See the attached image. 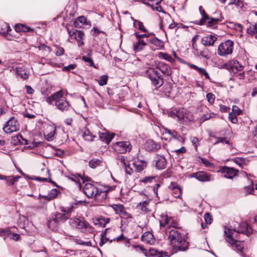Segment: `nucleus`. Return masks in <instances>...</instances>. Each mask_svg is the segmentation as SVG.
Instances as JSON below:
<instances>
[{
    "instance_id": "f257e3e1",
    "label": "nucleus",
    "mask_w": 257,
    "mask_h": 257,
    "mask_svg": "<svg viewBox=\"0 0 257 257\" xmlns=\"http://www.w3.org/2000/svg\"><path fill=\"white\" fill-rule=\"evenodd\" d=\"M253 232V229L246 222L239 223L235 222L233 226L225 228L224 231L226 241L230 244L232 248L239 252L242 255L244 246L243 243L238 240V234L240 233L249 235Z\"/></svg>"
},
{
    "instance_id": "f03ea898",
    "label": "nucleus",
    "mask_w": 257,
    "mask_h": 257,
    "mask_svg": "<svg viewBox=\"0 0 257 257\" xmlns=\"http://www.w3.org/2000/svg\"><path fill=\"white\" fill-rule=\"evenodd\" d=\"M169 239L172 246L175 249L185 251L188 248V243L183 230L177 226L168 231Z\"/></svg>"
},
{
    "instance_id": "7ed1b4c3",
    "label": "nucleus",
    "mask_w": 257,
    "mask_h": 257,
    "mask_svg": "<svg viewBox=\"0 0 257 257\" xmlns=\"http://www.w3.org/2000/svg\"><path fill=\"white\" fill-rule=\"evenodd\" d=\"M118 163L124 167L126 173L129 175H132L133 174L134 170L137 172H140L147 166V163L146 162L137 159L135 160L133 162V169L130 167V165L126 160L124 156L122 155L118 157Z\"/></svg>"
},
{
    "instance_id": "20e7f679",
    "label": "nucleus",
    "mask_w": 257,
    "mask_h": 257,
    "mask_svg": "<svg viewBox=\"0 0 257 257\" xmlns=\"http://www.w3.org/2000/svg\"><path fill=\"white\" fill-rule=\"evenodd\" d=\"M83 192L88 198H93L97 202L106 197V191L99 190L94 185L87 183L83 188Z\"/></svg>"
},
{
    "instance_id": "39448f33",
    "label": "nucleus",
    "mask_w": 257,
    "mask_h": 257,
    "mask_svg": "<svg viewBox=\"0 0 257 257\" xmlns=\"http://www.w3.org/2000/svg\"><path fill=\"white\" fill-rule=\"evenodd\" d=\"M200 13L202 16V18L198 23L200 25H203L206 21V25L208 27L214 28L216 27V25L218 22L222 21V17L219 11H216L214 13V15H218L217 17L209 16L206 14L204 10L201 11Z\"/></svg>"
},
{
    "instance_id": "423d86ee",
    "label": "nucleus",
    "mask_w": 257,
    "mask_h": 257,
    "mask_svg": "<svg viewBox=\"0 0 257 257\" xmlns=\"http://www.w3.org/2000/svg\"><path fill=\"white\" fill-rule=\"evenodd\" d=\"M173 118L177 120L183 124H187L188 122L193 121V117L191 112L184 109L174 110L169 114Z\"/></svg>"
},
{
    "instance_id": "0eeeda50",
    "label": "nucleus",
    "mask_w": 257,
    "mask_h": 257,
    "mask_svg": "<svg viewBox=\"0 0 257 257\" xmlns=\"http://www.w3.org/2000/svg\"><path fill=\"white\" fill-rule=\"evenodd\" d=\"M146 74L152 84L157 88L163 85V77L155 68L148 67L146 70Z\"/></svg>"
},
{
    "instance_id": "6e6552de",
    "label": "nucleus",
    "mask_w": 257,
    "mask_h": 257,
    "mask_svg": "<svg viewBox=\"0 0 257 257\" xmlns=\"http://www.w3.org/2000/svg\"><path fill=\"white\" fill-rule=\"evenodd\" d=\"M70 224L74 227L77 228L84 233H91L93 228L89 224L80 218H74L70 220Z\"/></svg>"
},
{
    "instance_id": "1a4fd4ad",
    "label": "nucleus",
    "mask_w": 257,
    "mask_h": 257,
    "mask_svg": "<svg viewBox=\"0 0 257 257\" xmlns=\"http://www.w3.org/2000/svg\"><path fill=\"white\" fill-rule=\"evenodd\" d=\"M233 42L229 40L221 43L218 47V54L220 56L225 57L231 54L233 49Z\"/></svg>"
},
{
    "instance_id": "9d476101",
    "label": "nucleus",
    "mask_w": 257,
    "mask_h": 257,
    "mask_svg": "<svg viewBox=\"0 0 257 257\" xmlns=\"http://www.w3.org/2000/svg\"><path fill=\"white\" fill-rule=\"evenodd\" d=\"M160 225L161 229H165L167 232L172 228L176 227L177 223L174 220L172 217H169L166 215H162L160 219Z\"/></svg>"
},
{
    "instance_id": "9b49d317",
    "label": "nucleus",
    "mask_w": 257,
    "mask_h": 257,
    "mask_svg": "<svg viewBox=\"0 0 257 257\" xmlns=\"http://www.w3.org/2000/svg\"><path fill=\"white\" fill-rule=\"evenodd\" d=\"M70 215H66L64 213H56L54 214L52 219H50L48 222V226L49 228L56 226L60 221H65L70 218Z\"/></svg>"
},
{
    "instance_id": "f8f14e48",
    "label": "nucleus",
    "mask_w": 257,
    "mask_h": 257,
    "mask_svg": "<svg viewBox=\"0 0 257 257\" xmlns=\"http://www.w3.org/2000/svg\"><path fill=\"white\" fill-rule=\"evenodd\" d=\"M19 126L18 121L15 118L11 117L6 122L5 126L3 127V130L6 133L9 134L18 131Z\"/></svg>"
},
{
    "instance_id": "ddd939ff",
    "label": "nucleus",
    "mask_w": 257,
    "mask_h": 257,
    "mask_svg": "<svg viewBox=\"0 0 257 257\" xmlns=\"http://www.w3.org/2000/svg\"><path fill=\"white\" fill-rule=\"evenodd\" d=\"M60 97L57 98L55 103V106L59 110L61 111H67L69 110L70 104L67 99L64 97L63 91L61 90L60 94Z\"/></svg>"
},
{
    "instance_id": "4468645a",
    "label": "nucleus",
    "mask_w": 257,
    "mask_h": 257,
    "mask_svg": "<svg viewBox=\"0 0 257 257\" xmlns=\"http://www.w3.org/2000/svg\"><path fill=\"white\" fill-rule=\"evenodd\" d=\"M114 149L119 153L129 152L132 150V145L130 142H118L113 145Z\"/></svg>"
},
{
    "instance_id": "2eb2a0df",
    "label": "nucleus",
    "mask_w": 257,
    "mask_h": 257,
    "mask_svg": "<svg viewBox=\"0 0 257 257\" xmlns=\"http://www.w3.org/2000/svg\"><path fill=\"white\" fill-rule=\"evenodd\" d=\"M220 170L222 176L228 179H232L238 172V170L228 167H223Z\"/></svg>"
},
{
    "instance_id": "dca6fc26",
    "label": "nucleus",
    "mask_w": 257,
    "mask_h": 257,
    "mask_svg": "<svg viewBox=\"0 0 257 257\" xmlns=\"http://www.w3.org/2000/svg\"><path fill=\"white\" fill-rule=\"evenodd\" d=\"M155 68L160 70L166 76H170L172 74V70L170 66L162 62H159L156 63Z\"/></svg>"
},
{
    "instance_id": "f3484780",
    "label": "nucleus",
    "mask_w": 257,
    "mask_h": 257,
    "mask_svg": "<svg viewBox=\"0 0 257 257\" xmlns=\"http://www.w3.org/2000/svg\"><path fill=\"white\" fill-rule=\"evenodd\" d=\"M190 177L194 178L200 182H207L211 180V176L206 172L199 171L190 175Z\"/></svg>"
},
{
    "instance_id": "a211bd4d",
    "label": "nucleus",
    "mask_w": 257,
    "mask_h": 257,
    "mask_svg": "<svg viewBox=\"0 0 257 257\" xmlns=\"http://www.w3.org/2000/svg\"><path fill=\"white\" fill-rule=\"evenodd\" d=\"M154 164L157 169H164L167 165V161L164 156L157 155L154 158Z\"/></svg>"
},
{
    "instance_id": "6ab92c4d",
    "label": "nucleus",
    "mask_w": 257,
    "mask_h": 257,
    "mask_svg": "<svg viewBox=\"0 0 257 257\" xmlns=\"http://www.w3.org/2000/svg\"><path fill=\"white\" fill-rule=\"evenodd\" d=\"M16 73L21 78L26 80L29 78L30 72L29 69L26 67L19 66L16 68Z\"/></svg>"
},
{
    "instance_id": "aec40b11",
    "label": "nucleus",
    "mask_w": 257,
    "mask_h": 257,
    "mask_svg": "<svg viewBox=\"0 0 257 257\" xmlns=\"http://www.w3.org/2000/svg\"><path fill=\"white\" fill-rule=\"evenodd\" d=\"M143 199H144V200L140 202L137 205V207L138 209L141 210L142 212H148L150 211L149 208V203L151 201V199L145 195H144Z\"/></svg>"
},
{
    "instance_id": "412c9836",
    "label": "nucleus",
    "mask_w": 257,
    "mask_h": 257,
    "mask_svg": "<svg viewBox=\"0 0 257 257\" xmlns=\"http://www.w3.org/2000/svg\"><path fill=\"white\" fill-rule=\"evenodd\" d=\"M55 131L56 128L54 126L52 125H47V128L44 132L45 139L48 141L53 140Z\"/></svg>"
},
{
    "instance_id": "4be33fe9",
    "label": "nucleus",
    "mask_w": 257,
    "mask_h": 257,
    "mask_svg": "<svg viewBox=\"0 0 257 257\" xmlns=\"http://www.w3.org/2000/svg\"><path fill=\"white\" fill-rule=\"evenodd\" d=\"M217 38L213 35H208L203 37L201 39V43L205 46H212Z\"/></svg>"
},
{
    "instance_id": "5701e85b",
    "label": "nucleus",
    "mask_w": 257,
    "mask_h": 257,
    "mask_svg": "<svg viewBox=\"0 0 257 257\" xmlns=\"http://www.w3.org/2000/svg\"><path fill=\"white\" fill-rule=\"evenodd\" d=\"M184 63L186 64L189 68L196 70L200 74L204 75L206 79H210L209 75L204 68L198 67L194 64H192L187 62H184Z\"/></svg>"
},
{
    "instance_id": "b1692460",
    "label": "nucleus",
    "mask_w": 257,
    "mask_h": 257,
    "mask_svg": "<svg viewBox=\"0 0 257 257\" xmlns=\"http://www.w3.org/2000/svg\"><path fill=\"white\" fill-rule=\"evenodd\" d=\"M73 24L76 28H81L83 25H90V22L85 17L80 16L74 20Z\"/></svg>"
},
{
    "instance_id": "393cba45",
    "label": "nucleus",
    "mask_w": 257,
    "mask_h": 257,
    "mask_svg": "<svg viewBox=\"0 0 257 257\" xmlns=\"http://www.w3.org/2000/svg\"><path fill=\"white\" fill-rule=\"evenodd\" d=\"M142 240L150 244H153L155 242V238L153 234L150 231L145 232L141 237Z\"/></svg>"
},
{
    "instance_id": "a878e982",
    "label": "nucleus",
    "mask_w": 257,
    "mask_h": 257,
    "mask_svg": "<svg viewBox=\"0 0 257 257\" xmlns=\"http://www.w3.org/2000/svg\"><path fill=\"white\" fill-rule=\"evenodd\" d=\"M99 136L100 139L106 143V144H109L110 141L112 140V139L114 137V134H109L107 132L105 133H99Z\"/></svg>"
},
{
    "instance_id": "bb28decb",
    "label": "nucleus",
    "mask_w": 257,
    "mask_h": 257,
    "mask_svg": "<svg viewBox=\"0 0 257 257\" xmlns=\"http://www.w3.org/2000/svg\"><path fill=\"white\" fill-rule=\"evenodd\" d=\"M41 172L44 176H38L35 177L34 180L42 182L48 181V178L50 179L49 170L47 168H43L41 169Z\"/></svg>"
},
{
    "instance_id": "cd10ccee",
    "label": "nucleus",
    "mask_w": 257,
    "mask_h": 257,
    "mask_svg": "<svg viewBox=\"0 0 257 257\" xmlns=\"http://www.w3.org/2000/svg\"><path fill=\"white\" fill-rule=\"evenodd\" d=\"M243 70V66L241 65L236 60H231V71L234 73H236L238 71H241Z\"/></svg>"
},
{
    "instance_id": "c85d7f7f",
    "label": "nucleus",
    "mask_w": 257,
    "mask_h": 257,
    "mask_svg": "<svg viewBox=\"0 0 257 257\" xmlns=\"http://www.w3.org/2000/svg\"><path fill=\"white\" fill-rule=\"evenodd\" d=\"M146 148L149 151H156L161 148V145L153 140H150L147 143Z\"/></svg>"
},
{
    "instance_id": "c756f323",
    "label": "nucleus",
    "mask_w": 257,
    "mask_h": 257,
    "mask_svg": "<svg viewBox=\"0 0 257 257\" xmlns=\"http://www.w3.org/2000/svg\"><path fill=\"white\" fill-rule=\"evenodd\" d=\"M169 188L173 191L174 195L175 197H179L182 194L181 188L176 183H171Z\"/></svg>"
},
{
    "instance_id": "7c9ffc66",
    "label": "nucleus",
    "mask_w": 257,
    "mask_h": 257,
    "mask_svg": "<svg viewBox=\"0 0 257 257\" xmlns=\"http://www.w3.org/2000/svg\"><path fill=\"white\" fill-rule=\"evenodd\" d=\"M146 45V43L143 40H138L134 43L133 48L135 51L138 52L142 50Z\"/></svg>"
},
{
    "instance_id": "2f4dec72",
    "label": "nucleus",
    "mask_w": 257,
    "mask_h": 257,
    "mask_svg": "<svg viewBox=\"0 0 257 257\" xmlns=\"http://www.w3.org/2000/svg\"><path fill=\"white\" fill-rule=\"evenodd\" d=\"M5 236H6V239L8 237L11 240L18 241L20 239V236L18 233H14L9 229H6Z\"/></svg>"
},
{
    "instance_id": "473e14b6",
    "label": "nucleus",
    "mask_w": 257,
    "mask_h": 257,
    "mask_svg": "<svg viewBox=\"0 0 257 257\" xmlns=\"http://www.w3.org/2000/svg\"><path fill=\"white\" fill-rule=\"evenodd\" d=\"M246 31L248 34L254 36L257 39V23L250 25L247 28Z\"/></svg>"
},
{
    "instance_id": "72a5a7b5",
    "label": "nucleus",
    "mask_w": 257,
    "mask_h": 257,
    "mask_svg": "<svg viewBox=\"0 0 257 257\" xmlns=\"http://www.w3.org/2000/svg\"><path fill=\"white\" fill-rule=\"evenodd\" d=\"M84 36V33L80 30H75V35L74 38L77 41L80 43L81 45H83L84 43L82 40Z\"/></svg>"
},
{
    "instance_id": "f704fd0d",
    "label": "nucleus",
    "mask_w": 257,
    "mask_h": 257,
    "mask_svg": "<svg viewBox=\"0 0 257 257\" xmlns=\"http://www.w3.org/2000/svg\"><path fill=\"white\" fill-rule=\"evenodd\" d=\"M83 137L85 140L92 141L95 136L89 130L85 128L83 132Z\"/></svg>"
},
{
    "instance_id": "c9c22d12",
    "label": "nucleus",
    "mask_w": 257,
    "mask_h": 257,
    "mask_svg": "<svg viewBox=\"0 0 257 257\" xmlns=\"http://www.w3.org/2000/svg\"><path fill=\"white\" fill-rule=\"evenodd\" d=\"M61 91V90H59L48 97L46 99L47 102L49 104H52L54 101L55 103L58 97H60L59 96Z\"/></svg>"
},
{
    "instance_id": "e433bc0d",
    "label": "nucleus",
    "mask_w": 257,
    "mask_h": 257,
    "mask_svg": "<svg viewBox=\"0 0 257 257\" xmlns=\"http://www.w3.org/2000/svg\"><path fill=\"white\" fill-rule=\"evenodd\" d=\"M74 206L72 205L70 206H60V210L61 211L64 212V214L67 215H70V214L73 211Z\"/></svg>"
},
{
    "instance_id": "4c0bfd02",
    "label": "nucleus",
    "mask_w": 257,
    "mask_h": 257,
    "mask_svg": "<svg viewBox=\"0 0 257 257\" xmlns=\"http://www.w3.org/2000/svg\"><path fill=\"white\" fill-rule=\"evenodd\" d=\"M36 47L38 48L39 50L43 51L44 52V55H47L51 50L50 47L45 44H39Z\"/></svg>"
},
{
    "instance_id": "58836bf2",
    "label": "nucleus",
    "mask_w": 257,
    "mask_h": 257,
    "mask_svg": "<svg viewBox=\"0 0 257 257\" xmlns=\"http://www.w3.org/2000/svg\"><path fill=\"white\" fill-rule=\"evenodd\" d=\"M20 178V176H16V177H13V176H9L6 177V183L9 185H13L15 182H17L18 181V179Z\"/></svg>"
},
{
    "instance_id": "ea45409f",
    "label": "nucleus",
    "mask_w": 257,
    "mask_h": 257,
    "mask_svg": "<svg viewBox=\"0 0 257 257\" xmlns=\"http://www.w3.org/2000/svg\"><path fill=\"white\" fill-rule=\"evenodd\" d=\"M101 163L100 160L98 159H92L89 162V166L90 168L94 169L98 166Z\"/></svg>"
},
{
    "instance_id": "a19ab883",
    "label": "nucleus",
    "mask_w": 257,
    "mask_h": 257,
    "mask_svg": "<svg viewBox=\"0 0 257 257\" xmlns=\"http://www.w3.org/2000/svg\"><path fill=\"white\" fill-rule=\"evenodd\" d=\"M247 180L248 181L249 185L244 187V190L246 192V194H251L252 192L254 190L253 181L252 180H249L248 178H247Z\"/></svg>"
},
{
    "instance_id": "79ce46f5",
    "label": "nucleus",
    "mask_w": 257,
    "mask_h": 257,
    "mask_svg": "<svg viewBox=\"0 0 257 257\" xmlns=\"http://www.w3.org/2000/svg\"><path fill=\"white\" fill-rule=\"evenodd\" d=\"M159 57L170 62H173L174 61L172 56L168 53L160 52L159 53Z\"/></svg>"
},
{
    "instance_id": "37998d69",
    "label": "nucleus",
    "mask_w": 257,
    "mask_h": 257,
    "mask_svg": "<svg viewBox=\"0 0 257 257\" xmlns=\"http://www.w3.org/2000/svg\"><path fill=\"white\" fill-rule=\"evenodd\" d=\"M232 161L240 167H243L245 165L246 160L243 158H235L232 159Z\"/></svg>"
},
{
    "instance_id": "c03bdc74",
    "label": "nucleus",
    "mask_w": 257,
    "mask_h": 257,
    "mask_svg": "<svg viewBox=\"0 0 257 257\" xmlns=\"http://www.w3.org/2000/svg\"><path fill=\"white\" fill-rule=\"evenodd\" d=\"M113 208L118 213H119V214L126 213V212L124 210V207L122 205H120V204L113 205Z\"/></svg>"
},
{
    "instance_id": "a18cd8bd",
    "label": "nucleus",
    "mask_w": 257,
    "mask_h": 257,
    "mask_svg": "<svg viewBox=\"0 0 257 257\" xmlns=\"http://www.w3.org/2000/svg\"><path fill=\"white\" fill-rule=\"evenodd\" d=\"M97 223L96 224H99L100 226L104 227L105 225L109 222L110 219L109 218H99L97 219Z\"/></svg>"
},
{
    "instance_id": "49530a36",
    "label": "nucleus",
    "mask_w": 257,
    "mask_h": 257,
    "mask_svg": "<svg viewBox=\"0 0 257 257\" xmlns=\"http://www.w3.org/2000/svg\"><path fill=\"white\" fill-rule=\"evenodd\" d=\"M165 133L166 134H168L169 135H171L172 137L176 140H179L178 137V133L175 131V130H171L168 128H165Z\"/></svg>"
},
{
    "instance_id": "de8ad7c7",
    "label": "nucleus",
    "mask_w": 257,
    "mask_h": 257,
    "mask_svg": "<svg viewBox=\"0 0 257 257\" xmlns=\"http://www.w3.org/2000/svg\"><path fill=\"white\" fill-rule=\"evenodd\" d=\"M108 80V76L103 75L100 76L99 80H96L100 86H103L107 84Z\"/></svg>"
},
{
    "instance_id": "09e8293b",
    "label": "nucleus",
    "mask_w": 257,
    "mask_h": 257,
    "mask_svg": "<svg viewBox=\"0 0 257 257\" xmlns=\"http://www.w3.org/2000/svg\"><path fill=\"white\" fill-rule=\"evenodd\" d=\"M16 31L17 32H20V31H23V32H28L31 31V29L24 26V25L20 24V25H16Z\"/></svg>"
},
{
    "instance_id": "8fccbe9b",
    "label": "nucleus",
    "mask_w": 257,
    "mask_h": 257,
    "mask_svg": "<svg viewBox=\"0 0 257 257\" xmlns=\"http://www.w3.org/2000/svg\"><path fill=\"white\" fill-rule=\"evenodd\" d=\"M132 19L133 21H134V26H135L136 23H138V29L139 30H141V31H142L143 32H147V29L145 28V27L144 26V25L142 22L138 21L137 20H135L133 18H132Z\"/></svg>"
},
{
    "instance_id": "3c124183",
    "label": "nucleus",
    "mask_w": 257,
    "mask_h": 257,
    "mask_svg": "<svg viewBox=\"0 0 257 257\" xmlns=\"http://www.w3.org/2000/svg\"><path fill=\"white\" fill-rule=\"evenodd\" d=\"M82 60H84L85 62L88 63L90 66L96 68V66L94 65V64L91 58L88 57L87 56H83L82 57Z\"/></svg>"
},
{
    "instance_id": "603ef678",
    "label": "nucleus",
    "mask_w": 257,
    "mask_h": 257,
    "mask_svg": "<svg viewBox=\"0 0 257 257\" xmlns=\"http://www.w3.org/2000/svg\"><path fill=\"white\" fill-rule=\"evenodd\" d=\"M237 115L233 114L231 112L229 113V119L231 121V122L233 123H236L238 121V119L237 118Z\"/></svg>"
},
{
    "instance_id": "864d4df0",
    "label": "nucleus",
    "mask_w": 257,
    "mask_h": 257,
    "mask_svg": "<svg viewBox=\"0 0 257 257\" xmlns=\"http://www.w3.org/2000/svg\"><path fill=\"white\" fill-rule=\"evenodd\" d=\"M206 98L209 103L212 104L215 100V96L212 93H209L206 95Z\"/></svg>"
},
{
    "instance_id": "5fc2aeb1",
    "label": "nucleus",
    "mask_w": 257,
    "mask_h": 257,
    "mask_svg": "<svg viewBox=\"0 0 257 257\" xmlns=\"http://www.w3.org/2000/svg\"><path fill=\"white\" fill-rule=\"evenodd\" d=\"M241 109L237 106L233 105L231 113L238 115L241 113Z\"/></svg>"
},
{
    "instance_id": "6e6d98bb",
    "label": "nucleus",
    "mask_w": 257,
    "mask_h": 257,
    "mask_svg": "<svg viewBox=\"0 0 257 257\" xmlns=\"http://www.w3.org/2000/svg\"><path fill=\"white\" fill-rule=\"evenodd\" d=\"M56 50L55 51V54L56 56H61L64 52V50L62 47L59 46L56 47Z\"/></svg>"
},
{
    "instance_id": "4d7b16f0",
    "label": "nucleus",
    "mask_w": 257,
    "mask_h": 257,
    "mask_svg": "<svg viewBox=\"0 0 257 257\" xmlns=\"http://www.w3.org/2000/svg\"><path fill=\"white\" fill-rule=\"evenodd\" d=\"M151 43L156 46L160 47L162 46V42L158 38H154L151 40Z\"/></svg>"
},
{
    "instance_id": "13d9d810",
    "label": "nucleus",
    "mask_w": 257,
    "mask_h": 257,
    "mask_svg": "<svg viewBox=\"0 0 257 257\" xmlns=\"http://www.w3.org/2000/svg\"><path fill=\"white\" fill-rule=\"evenodd\" d=\"M204 219L207 224H210L212 221V216L209 213H206L204 214Z\"/></svg>"
},
{
    "instance_id": "bf43d9fd",
    "label": "nucleus",
    "mask_w": 257,
    "mask_h": 257,
    "mask_svg": "<svg viewBox=\"0 0 257 257\" xmlns=\"http://www.w3.org/2000/svg\"><path fill=\"white\" fill-rule=\"evenodd\" d=\"M76 67L75 64H70L67 66H65L62 68L64 71H70L71 70L74 69Z\"/></svg>"
},
{
    "instance_id": "052dcab7",
    "label": "nucleus",
    "mask_w": 257,
    "mask_h": 257,
    "mask_svg": "<svg viewBox=\"0 0 257 257\" xmlns=\"http://www.w3.org/2000/svg\"><path fill=\"white\" fill-rule=\"evenodd\" d=\"M221 68L225 69H227L230 71H231V60L226 63L223 64L221 66Z\"/></svg>"
},
{
    "instance_id": "680f3d73",
    "label": "nucleus",
    "mask_w": 257,
    "mask_h": 257,
    "mask_svg": "<svg viewBox=\"0 0 257 257\" xmlns=\"http://www.w3.org/2000/svg\"><path fill=\"white\" fill-rule=\"evenodd\" d=\"M77 242L78 244L81 245H86L88 246H92V243L90 241H85L84 240H79L77 241Z\"/></svg>"
},
{
    "instance_id": "e2e57ef3",
    "label": "nucleus",
    "mask_w": 257,
    "mask_h": 257,
    "mask_svg": "<svg viewBox=\"0 0 257 257\" xmlns=\"http://www.w3.org/2000/svg\"><path fill=\"white\" fill-rule=\"evenodd\" d=\"M191 141L192 144L194 146L196 151L197 150V143L198 142V138L196 137H192L191 138Z\"/></svg>"
},
{
    "instance_id": "0e129e2a",
    "label": "nucleus",
    "mask_w": 257,
    "mask_h": 257,
    "mask_svg": "<svg viewBox=\"0 0 257 257\" xmlns=\"http://www.w3.org/2000/svg\"><path fill=\"white\" fill-rule=\"evenodd\" d=\"M212 116H211V114H205L203 115L200 118V121L202 122H204L206 120L209 119Z\"/></svg>"
},
{
    "instance_id": "69168bd1",
    "label": "nucleus",
    "mask_w": 257,
    "mask_h": 257,
    "mask_svg": "<svg viewBox=\"0 0 257 257\" xmlns=\"http://www.w3.org/2000/svg\"><path fill=\"white\" fill-rule=\"evenodd\" d=\"M135 36L137 38L138 40H142L144 37H149V35L146 34L140 35L138 33H135Z\"/></svg>"
},
{
    "instance_id": "338daca9",
    "label": "nucleus",
    "mask_w": 257,
    "mask_h": 257,
    "mask_svg": "<svg viewBox=\"0 0 257 257\" xmlns=\"http://www.w3.org/2000/svg\"><path fill=\"white\" fill-rule=\"evenodd\" d=\"M202 163L204 164L206 167H211L212 166V164L209 162L207 159L204 158L201 159Z\"/></svg>"
},
{
    "instance_id": "774afa93",
    "label": "nucleus",
    "mask_w": 257,
    "mask_h": 257,
    "mask_svg": "<svg viewBox=\"0 0 257 257\" xmlns=\"http://www.w3.org/2000/svg\"><path fill=\"white\" fill-rule=\"evenodd\" d=\"M229 109H230V108L226 106L222 105L220 106V110L222 112H227L229 111Z\"/></svg>"
}]
</instances>
